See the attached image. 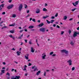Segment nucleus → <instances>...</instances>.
Wrapping results in <instances>:
<instances>
[{"mask_svg": "<svg viewBox=\"0 0 79 79\" xmlns=\"http://www.w3.org/2000/svg\"><path fill=\"white\" fill-rule=\"evenodd\" d=\"M60 52L62 53H64L65 54V56H67L68 55V51L66 50L65 49H63L60 50Z\"/></svg>", "mask_w": 79, "mask_h": 79, "instance_id": "f257e3e1", "label": "nucleus"}, {"mask_svg": "<svg viewBox=\"0 0 79 79\" xmlns=\"http://www.w3.org/2000/svg\"><path fill=\"white\" fill-rule=\"evenodd\" d=\"M14 6V5L13 4H12L7 6V8L8 10H10V9H11V8H12Z\"/></svg>", "mask_w": 79, "mask_h": 79, "instance_id": "f03ea898", "label": "nucleus"}, {"mask_svg": "<svg viewBox=\"0 0 79 79\" xmlns=\"http://www.w3.org/2000/svg\"><path fill=\"white\" fill-rule=\"evenodd\" d=\"M46 56V55L45 53H44L42 54V56H41L43 60H45V57Z\"/></svg>", "mask_w": 79, "mask_h": 79, "instance_id": "7ed1b4c3", "label": "nucleus"}, {"mask_svg": "<svg viewBox=\"0 0 79 79\" xmlns=\"http://www.w3.org/2000/svg\"><path fill=\"white\" fill-rule=\"evenodd\" d=\"M40 31L41 32H44L45 31V28H40Z\"/></svg>", "mask_w": 79, "mask_h": 79, "instance_id": "20e7f679", "label": "nucleus"}, {"mask_svg": "<svg viewBox=\"0 0 79 79\" xmlns=\"http://www.w3.org/2000/svg\"><path fill=\"white\" fill-rule=\"evenodd\" d=\"M32 69H34L33 70V71L35 72L36 71H38V69H37V67H35V66H32Z\"/></svg>", "mask_w": 79, "mask_h": 79, "instance_id": "39448f33", "label": "nucleus"}, {"mask_svg": "<svg viewBox=\"0 0 79 79\" xmlns=\"http://www.w3.org/2000/svg\"><path fill=\"white\" fill-rule=\"evenodd\" d=\"M79 3V1H76V2L75 3H73V6H77V5H78L79 4L78 3Z\"/></svg>", "mask_w": 79, "mask_h": 79, "instance_id": "423d86ee", "label": "nucleus"}, {"mask_svg": "<svg viewBox=\"0 0 79 79\" xmlns=\"http://www.w3.org/2000/svg\"><path fill=\"white\" fill-rule=\"evenodd\" d=\"M67 63H68L69 66H71L72 65V60H69L67 61Z\"/></svg>", "mask_w": 79, "mask_h": 79, "instance_id": "0eeeda50", "label": "nucleus"}, {"mask_svg": "<svg viewBox=\"0 0 79 79\" xmlns=\"http://www.w3.org/2000/svg\"><path fill=\"white\" fill-rule=\"evenodd\" d=\"M23 8V5L22 4H20L19 6V11H21V9Z\"/></svg>", "mask_w": 79, "mask_h": 79, "instance_id": "6e6552de", "label": "nucleus"}, {"mask_svg": "<svg viewBox=\"0 0 79 79\" xmlns=\"http://www.w3.org/2000/svg\"><path fill=\"white\" fill-rule=\"evenodd\" d=\"M40 9H36V13L37 14H38V13H40Z\"/></svg>", "mask_w": 79, "mask_h": 79, "instance_id": "1a4fd4ad", "label": "nucleus"}, {"mask_svg": "<svg viewBox=\"0 0 79 79\" xmlns=\"http://www.w3.org/2000/svg\"><path fill=\"white\" fill-rule=\"evenodd\" d=\"M35 50V48H33L32 47L31 48V51L32 53H34V52Z\"/></svg>", "mask_w": 79, "mask_h": 79, "instance_id": "9d476101", "label": "nucleus"}, {"mask_svg": "<svg viewBox=\"0 0 79 79\" xmlns=\"http://www.w3.org/2000/svg\"><path fill=\"white\" fill-rule=\"evenodd\" d=\"M28 56H29V54H26V56H25L26 60H28V59H29V57H28Z\"/></svg>", "mask_w": 79, "mask_h": 79, "instance_id": "9b49d317", "label": "nucleus"}, {"mask_svg": "<svg viewBox=\"0 0 79 79\" xmlns=\"http://www.w3.org/2000/svg\"><path fill=\"white\" fill-rule=\"evenodd\" d=\"M77 32H74L73 35V37H76L77 36Z\"/></svg>", "mask_w": 79, "mask_h": 79, "instance_id": "f8f14e48", "label": "nucleus"}, {"mask_svg": "<svg viewBox=\"0 0 79 79\" xmlns=\"http://www.w3.org/2000/svg\"><path fill=\"white\" fill-rule=\"evenodd\" d=\"M15 25H16V24L15 23H14L12 24L9 25V26H15Z\"/></svg>", "mask_w": 79, "mask_h": 79, "instance_id": "ddd939ff", "label": "nucleus"}, {"mask_svg": "<svg viewBox=\"0 0 79 79\" xmlns=\"http://www.w3.org/2000/svg\"><path fill=\"white\" fill-rule=\"evenodd\" d=\"M44 26V23H40L39 25V27H42V26Z\"/></svg>", "mask_w": 79, "mask_h": 79, "instance_id": "4468645a", "label": "nucleus"}, {"mask_svg": "<svg viewBox=\"0 0 79 79\" xmlns=\"http://www.w3.org/2000/svg\"><path fill=\"white\" fill-rule=\"evenodd\" d=\"M16 53L17 54V55H18V56H19V55H20V53H21V52H19V51H17L16 52Z\"/></svg>", "mask_w": 79, "mask_h": 79, "instance_id": "2eb2a0df", "label": "nucleus"}, {"mask_svg": "<svg viewBox=\"0 0 79 79\" xmlns=\"http://www.w3.org/2000/svg\"><path fill=\"white\" fill-rule=\"evenodd\" d=\"M40 71H38V72L36 73V74L37 76H38V75H39V74H40Z\"/></svg>", "mask_w": 79, "mask_h": 79, "instance_id": "dca6fc26", "label": "nucleus"}, {"mask_svg": "<svg viewBox=\"0 0 79 79\" xmlns=\"http://www.w3.org/2000/svg\"><path fill=\"white\" fill-rule=\"evenodd\" d=\"M10 33H12V34H13L15 32V31L14 30H10Z\"/></svg>", "mask_w": 79, "mask_h": 79, "instance_id": "f3484780", "label": "nucleus"}, {"mask_svg": "<svg viewBox=\"0 0 79 79\" xmlns=\"http://www.w3.org/2000/svg\"><path fill=\"white\" fill-rule=\"evenodd\" d=\"M67 18H68V17H67V16H64V20H66L67 19Z\"/></svg>", "mask_w": 79, "mask_h": 79, "instance_id": "a211bd4d", "label": "nucleus"}, {"mask_svg": "<svg viewBox=\"0 0 79 79\" xmlns=\"http://www.w3.org/2000/svg\"><path fill=\"white\" fill-rule=\"evenodd\" d=\"M12 18H16V14H13L12 15Z\"/></svg>", "mask_w": 79, "mask_h": 79, "instance_id": "6ab92c4d", "label": "nucleus"}, {"mask_svg": "<svg viewBox=\"0 0 79 79\" xmlns=\"http://www.w3.org/2000/svg\"><path fill=\"white\" fill-rule=\"evenodd\" d=\"M48 17H49V16L47 15L46 16H44L43 18V19H46V18H48Z\"/></svg>", "mask_w": 79, "mask_h": 79, "instance_id": "aec40b11", "label": "nucleus"}, {"mask_svg": "<svg viewBox=\"0 0 79 79\" xmlns=\"http://www.w3.org/2000/svg\"><path fill=\"white\" fill-rule=\"evenodd\" d=\"M28 28H29V29H32V28H34V26H30Z\"/></svg>", "mask_w": 79, "mask_h": 79, "instance_id": "412c9836", "label": "nucleus"}, {"mask_svg": "<svg viewBox=\"0 0 79 79\" xmlns=\"http://www.w3.org/2000/svg\"><path fill=\"white\" fill-rule=\"evenodd\" d=\"M15 78L16 79H19V78H20V76H15Z\"/></svg>", "mask_w": 79, "mask_h": 79, "instance_id": "4be33fe9", "label": "nucleus"}, {"mask_svg": "<svg viewBox=\"0 0 79 79\" xmlns=\"http://www.w3.org/2000/svg\"><path fill=\"white\" fill-rule=\"evenodd\" d=\"M70 44L71 45H72L73 46L74 45V43H73V41H71L70 42Z\"/></svg>", "mask_w": 79, "mask_h": 79, "instance_id": "5701e85b", "label": "nucleus"}, {"mask_svg": "<svg viewBox=\"0 0 79 79\" xmlns=\"http://www.w3.org/2000/svg\"><path fill=\"white\" fill-rule=\"evenodd\" d=\"M43 10L44 11H47V9L45 8H44L43 9Z\"/></svg>", "mask_w": 79, "mask_h": 79, "instance_id": "b1692460", "label": "nucleus"}, {"mask_svg": "<svg viewBox=\"0 0 79 79\" xmlns=\"http://www.w3.org/2000/svg\"><path fill=\"white\" fill-rule=\"evenodd\" d=\"M2 7V8H3L4 7V4H2L0 6V8H1V7Z\"/></svg>", "mask_w": 79, "mask_h": 79, "instance_id": "393cba45", "label": "nucleus"}, {"mask_svg": "<svg viewBox=\"0 0 79 79\" xmlns=\"http://www.w3.org/2000/svg\"><path fill=\"white\" fill-rule=\"evenodd\" d=\"M46 21H47L48 24H50L51 22L48 21V20H46Z\"/></svg>", "mask_w": 79, "mask_h": 79, "instance_id": "a878e982", "label": "nucleus"}, {"mask_svg": "<svg viewBox=\"0 0 79 79\" xmlns=\"http://www.w3.org/2000/svg\"><path fill=\"white\" fill-rule=\"evenodd\" d=\"M11 79H16V78L14 76H12Z\"/></svg>", "mask_w": 79, "mask_h": 79, "instance_id": "bb28decb", "label": "nucleus"}, {"mask_svg": "<svg viewBox=\"0 0 79 79\" xmlns=\"http://www.w3.org/2000/svg\"><path fill=\"white\" fill-rule=\"evenodd\" d=\"M55 21L53 20H51V23H53V22H54Z\"/></svg>", "mask_w": 79, "mask_h": 79, "instance_id": "cd10ccee", "label": "nucleus"}, {"mask_svg": "<svg viewBox=\"0 0 79 79\" xmlns=\"http://www.w3.org/2000/svg\"><path fill=\"white\" fill-rule=\"evenodd\" d=\"M1 73H3V74H4L5 73V70H2L1 71Z\"/></svg>", "mask_w": 79, "mask_h": 79, "instance_id": "c85d7f7f", "label": "nucleus"}, {"mask_svg": "<svg viewBox=\"0 0 79 79\" xmlns=\"http://www.w3.org/2000/svg\"><path fill=\"white\" fill-rule=\"evenodd\" d=\"M31 41H32V40H31L29 41V44H30V45H31V44H32Z\"/></svg>", "mask_w": 79, "mask_h": 79, "instance_id": "c756f323", "label": "nucleus"}, {"mask_svg": "<svg viewBox=\"0 0 79 79\" xmlns=\"http://www.w3.org/2000/svg\"><path fill=\"white\" fill-rule=\"evenodd\" d=\"M75 69V67H73L72 68V71H74V70Z\"/></svg>", "mask_w": 79, "mask_h": 79, "instance_id": "7c9ffc66", "label": "nucleus"}, {"mask_svg": "<svg viewBox=\"0 0 79 79\" xmlns=\"http://www.w3.org/2000/svg\"><path fill=\"white\" fill-rule=\"evenodd\" d=\"M76 10V8H75L73 9L72 10V11H75Z\"/></svg>", "mask_w": 79, "mask_h": 79, "instance_id": "2f4dec72", "label": "nucleus"}, {"mask_svg": "<svg viewBox=\"0 0 79 79\" xmlns=\"http://www.w3.org/2000/svg\"><path fill=\"white\" fill-rule=\"evenodd\" d=\"M32 21H33V22H35V19H32Z\"/></svg>", "mask_w": 79, "mask_h": 79, "instance_id": "473e14b6", "label": "nucleus"}, {"mask_svg": "<svg viewBox=\"0 0 79 79\" xmlns=\"http://www.w3.org/2000/svg\"><path fill=\"white\" fill-rule=\"evenodd\" d=\"M6 75H8V76H10V73H8V72L7 73H6Z\"/></svg>", "mask_w": 79, "mask_h": 79, "instance_id": "72a5a7b5", "label": "nucleus"}, {"mask_svg": "<svg viewBox=\"0 0 79 79\" xmlns=\"http://www.w3.org/2000/svg\"><path fill=\"white\" fill-rule=\"evenodd\" d=\"M9 37H10V38H12V37H13V36L12 35H9Z\"/></svg>", "mask_w": 79, "mask_h": 79, "instance_id": "f704fd0d", "label": "nucleus"}, {"mask_svg": "<svg viewBox=\"0 0 79 79\" xmlns=\"http://www.w3.org/2000/svg\"><path fill=\"white\" fill-rule=\"evenodd\" d=\"M44 76H46V72H44Z\"/></svg>", "mask_w": 79, "mask_h": 79, "instance_id": "c9c22d12", "label": "nucleus"}, {"mask_svg": "<svg viewBox=\"0 0 79 79\" xmlns=\"http://www.w3.org/2000/svg\"><path fill=\"white\" fill-rule=\"evenodd\" d=\"M25 8H27V6L26 4H25Z\"/></svg>", "mask_w": 79, "mask_h": 79, "instance_id": "e433bc0d", "label": "nucleus"}, {"mask_svg": "<svg viewBox=\"0 0 79 79\" xmlns=\"http://www.w3.org/2000/svg\"><path fill=\"white\" fill-rule=\"evenodd\" d=\"M53 52H52L51 53H50V55H52L53 54Z\"/></svg>", "mask_w": 79, "mask_h": 79, "instance_id": "4c0bfd02", "label": "nucleus"}, {"mask_svg": "<svg viewBox=\"0 0 79 79\" xmlns=\"http://www.w3.org/2000/svg\"><path fill=\"white\" fill-rule=\"evenodd\" d=\"M23 31H24V30H20L19 31V32L20 33H21V32H23Z\"/></svg>", "mask_w": 79, "mask_h": 79, "instance_id": "58836bf2", "label": "nucleus"}, {"mask_svg": "<svg viewBox=\"0 0 79 79\" xmlns=\"http://www.w3.org/2000/svg\"><path fill=\"white\" fill-rule=\"evenodd\" d=\"M63 34H64V31H61V35H63Z\"/></svg>", "mask_w": 79, "mask_h": 79, "instance_id": "ea45409f", "label": "nucleus"}, {"mask_svg": "<svg viewBox=\"0 0 79 79\" xmlns=\"http://www.w3.org/2000/svg\"><path fill=\"white\" fill-rule=\"evenodd\" d=\"M50 30H53V27H50Z\"/></svg>", "mask_w": 79, "mask_h": 79, "instance_id": "a19ab883", "label": "nucleus"}, {"mask_svg": "<svg viewBox=\"0 0 79 79\" xmlns=\"http://www.w3.org/2000/svg\"><path fill=\"white\" fill-rule=\"evenodd\" d=\"M58 16V13H57L55 15V17H57Z\"/></svg>", "mask_w": 79, "mask_h": 79, "instance_id": "79ce46f5", "label": "nucleus"}, {"mask_svg": "<svg viewBox=\"0 0 79 79\" xmlns=\"http://www.w3.org/2000/svg\"><path fill=\"white\" fill-rule=\"evenodd\" d=\"M69 34H70L71 33V30H69Z\"/></svg>", "mask_w": 79, "mask_h": 79, "instance_id": "37998d69", "label": "nucleus"}, {"mask_svg": "<svg viewBox=\"0 0 79 79\" xmlns=\"http://www.w3.org/2000/svg\"><path fill=\"white\" fill-rule=\"evenodd\" d=\"M51 19H55V17L52 16L51 17Z\"/></svg>", "mask_w": 79, "mask_h": 79, "instance_id": "c03bdc74", "label": "nucleus"}, {"mask_svg": "<svg viewBox=\"0 0 79 79\" xmlns=\"http://www.w3.org/2000/svg\"><path fill=\"white\" fill-rule=\"evenodd\" d=\"M14 70H15V69H12L11 71L12 72H13V71H14Z\"/></svg>", "mask_w": 79, "mask_h": 79, "instance_id": "a18cd8bd", "label": "nucleus"}, {"mask_svg": "<svg viewBox=\"0 0 79 79\" xmlns=\"http://www.w3.org/2000/svg\"><path fill=\"white\" fill-rule=\"evenodd\" d=\"M30 16V15L29 14H28V15H27V16L25 17V18H27V17H29V16Z\"/></svg>", "mask_w": 79, "mask_h": 79, "instance_id": "49530a36", "label": "nucleus"}, {"mask_svg": "<svg viewBox=\"0 0 79 79\" xmlns=\"http://www.w3.org/2000/svg\"><path fill=\"white\" fill-rule=\"evenodd\" d=\"M25 42H26V43H27V40H24Z\"/></svg>", "mask_w": 79, "mask_h": 79, "instance_id": "de8ad7c7", "label": "nucleus"}, {"mask_svg": "<svg viewBox=\"0 0 79 79\" xmlns=\"http://www.w3.org/2000/svg\"><path fill=\"white\" fill-rule=\"evenodd\" d=\"M56 27H57V28H60V26L58 25H57Z\"/></svg>", "mask_w": 79, "mask_h": 79, "instance_id": "09e8293b", "label": "nucleus"}, {"mask_svg": "<svg viewBox=\"0 0 79 79\" xmlns=\"http://www.w3.org/2000/svg\"><path fill=\"white\" fill-rule=\"evenodd\" d=\"M31 65H32V64H31L30 63H29L28 66H31Z\"/></svg>", "mask_w": 79, "mask_h": 79, "instance_id": "8fccbe9b", "label": "nucleus"}, {"mask_svg": "<svg viewBox=\"0 0 79 79\" xmlns=\"http://www.w3.org/2000/svg\"><path fill=\"white\" fill-rule=\"evenodd\" d=\"M2 15H5V12H2Z\"/></svg>", "mask_w": 79, "mask_h": 79, "instance_id": "3c124183", "label": "nucleus"}, {"mask_svg": "<svg viewBox=\"0 0 79 79\" xmlns=\"http://www.w3.org/2000/svg\"><path fill=\"white\" fill-rule=\"evenodd\" d=\"M27 13H29V10H27Z\"/></svg>", "mask_w": 79, "mask_h": 79, "instance_id": "603ef678", "label": "nucleus"}, {"mask_svg": "<svg viewBox=\"0 0 79 79\" xmlns=\"http://www.w3.org/2000/svg\"><path fill=\"white\" fill-rule=\"evenodd\" d=\"M2 64H3L4 65H5L6 64V63H5V62H3L2 63Z\"/></svg>", "mask_w": 79, "mask_h": 79, "instance_id": "864d4df0", "label": "nucleus"}, {"mask_svg": "<svg viewBox=\"0 0 79 79\" xmlns=\"http://www.w3.org/2000/svg\"><path fill=\"white\" fill-rule=\"evenodd\" d=\"M23 70V71H26V68H24Z\"/></svg>", "mask_w": 79, "mask_h": 79, "instance_id": "5fc2aeb1", "label": "nucleus"}, {"mask_svg": "<svg viewBox=\"0 0 79 79\" xmlns=\"http://www.w3.org/2000/svg\"><path fill=\"white\" fill-rule=\"evenodd\" d=\"M12 50H13L14 51H15V48H13L11 49Z\"/></svg>", "mask_w": 79, "mask_h": 79, "instance_id": "6e6d98bb", "label": "nucleus"}, {"mask_svg": "<svg viewBox=\"0 0 79 79\" xmlns=\"http://www.w3.org/2000/svg\"><path fill=\"white\" fill-rule=\"evenodd\" d=\"M12 0H9V2H10V3H11V2Z\"/></svg>", "mask_w": 79, "mask_h": 79, "instance_id": "4d7b16f0", "label": "nucleus"}, {"mask_svg": "<svg viewBox=\"0 0 79 79\" xmlns=\"http://www.w3.org/2000/svg\"><path fill=\"white\" fill-rule=\"evenodd\" d=\"M53 27H56V25H55V24H54L53 25Z\"/></svg>", "mask_w": 79, "mask_h": 79, "instance_id": "13d9d810", "label": "nucleus"}, {"mask_svg": "<svg viewBox=\"0 0 79 79\" xmlns=\"http://www.w3.org/2000/svg\"><path fill=\"white\" fill-rule=\"evenodd\" d=\"M27 68V65H25L24 68Z\"/></svg>", "mask_w": 79, "mask_h": 79, "instance_id": "bf43d9fd", "label": "nucleus"}, {"mask_svg": "<svg viewBox=\"0 0 79 79\" xmlns=\"http://www.w3.org/2000/svg\"><path fill=\"white\" fill-rule=\"evenodd\" d=\"M3 74V73H2V72L0 73V76H2V74Z\"/></svg>", "mask_w": 79, "mask_h": 79, "instance_id": "052dcab7", "label": "nucleus"}, {"mask_svg": "<svg viewBox=\"0 0 79 79\" xmlns=\"http://www.w3.org/2000/svg\"><path fill=\"white\" fill-rule=\"evenodd\" d=\"M32 18H30V21H31L32 20Z\"/></svg>", "mask_w": 79, "mask_h": 79, "instance_id": "680f3d73", "label": "nucleus"}, {"mask_svg": "<svg viewBox=\"0 0 79 79\" xmlns=\"http://www.w3.org/2000/svg\"><path fill=\"white\" fill-rule=\"evenodd\" d=\"M24 31L25 32H27V29H25Z\"/></svg>", "mask_w": 79, "mask_h": 79, "instance_id": "e2e57ef3", "label": "nucleus"}, {"mask_svg": "<svg viewBox=\"0 0 79 79\" xmlns=\"http://www.w3.org/2000/svg\"><path fill=\"white\" fill-rule=\"evenodd\" d=\"M69 21H72V20H73V18H71V19H69Z\"/></svg>", "mask_w": 79, "mask_h": 79, "instance_id": "0e129e2a", "label": "nucleus"}, {"mask_svg": "<svg viewBox=\"0 0 79 79\" xmlns=\"http://www.w3.org/2000/svg\"><path fill=\"white\" fill-rule=\"evenodd\" d=\"M22 38V37L21 36H20L18 37V39H21Z\"/></svg>", "mask_w": 79, "mask_h": 79, "instance_id": "69168bd1", "label": "nucleus"}, {"mask_svg": "<svg viewBox=\"0 0 79 79\" xmlns=\"http://www.w3.org/2000/svg\"><path fill=\"white\" fill-rule=\"evenodd\" d=\"M8 69H9V68H7L6 71H8Z\"/></svg>", "mask_w": 79, "mask_h": 79, "instance_id": "338daca9", "label": "nucleus"}, {"mask_svg": "<svg viewBox=\"0 0 79 79\" xmlns=\"http://www.w3.org/2000/svg\"><path fill=\"white\" fill-rule=\"evenodd\" d=\"M38 23H40V20H38Z\"/></svg>", "mask_w": 79, "mask_h": 79, "instance_id": "774afa93", "label": "nucleus"}]
</instances>
